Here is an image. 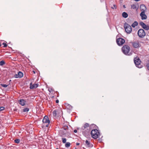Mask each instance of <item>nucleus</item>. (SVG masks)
Wrapping results in <instances>:
<instances>
[{"mask_svg":"<svg viewBox=\"0 0 149 149\" xmlns=\"http://www.w3.org/2000/svg\"><path fill=\"white\" fill-rule=\"evenodd\" d=\"M141 18L142 20L146 19L147 18V16L145 14V12H141L140 14Z\"/></svg>","mask_w":149,"mask_h":149,"instance_id":"10","label":"nucleus"},{"mask_svg":"<svg viewBox=\"0 0 149 149\" xmlns=\"http://www.w3.org/2000/svg\"><path fill=\"white\" fill-rule=\"evenodd\" d=\"M122 16L123 17L126 18L128 17V15L126 12H124L122 13Z\"/></svg>","mask_w":149,"mask_h":149,"instance_id":"18","label":"nucleus"},{"mask_svg":"<svg viewBox=\"0 0 149 149\" xmlns=\"http://www.w3.org/2000/svg\"><path fill=\"white\" fill-rule=\"evenodd\" d=\"M116 42L118 45H120L124 43L125 40L121 38H119L117 39Z\"/></svg>","mask_w":149,"mask_h":149,"instance_id":"7","label":"nucleus"},{"mask_svg":"<svg viewBox=\"0 0 149 149\" xmlns=\"http://www.w3.org/2000/svg\"><path fill=\"white\" fill-rule=\"evenodd\" d=\"M111 8L113 9H116L117 8V6L116 5H114L113 7H111Z\"/></svg>","mask_w":149,"mask_h":149,"instance_id":"25","label":"nucleus"},{"mask_svg":"<svg viewBox=\"0 0 149 149\" xmlns=\"http://www.w3.org/2000/svg\"><path fill=\"white\" fill-rule=\"evenodd\" d=\"M19 104L22 106H24L25 104V100L23 99L19 100Z\"/></svg>","mask_w":149,"mask_h":149,"instance_id":"16","label":"nucleus"},{"mask_svg":"<svg viewBox=\"0 0 149 149\" xmlns=\"http://www.w3.org/2000/svg\"><path fill=\"white\" fill-rule=\"evenodd\" d=\"M70 144L69 142H67L65 144V146L66 147H68L70 146Z\"/></svg>","mask_w":149,"mask_h":149,"instance_id":"21","label":"nucleus"},{"mask_svg":"<svg viewBox=\"0 0 149 149\" xmlns=\"http://www.w3.org/2000/svg\"><path fill=\"white\" fill-rule=\"evenodd\" d=\"M89 124L88 123H86L82 127L81 129L83 130H88V128L89 127Z\"/></svg>","mask_w":149,"mask_h":149,"instance_id":"11","label":"nucleus"},{"mask_svg":"<svg viewBox=\"0 0 149 149\" xmlns=\"http://www.w3.org/2000/svg\"><path fill=\"white\" fill-rule=\"evenodd\" d=\"M134 61L136 66L137 67L139 68H141L142 67V65L141 64V61L139 58H135Z\"/></svg>","mask_w":149,"mask_h":149,"instance_id":"3","label":"nucleus"},{"mask_svg":"<svg viewBox=\"0 0 149 149\" xmlns=\"http://www.w3.org/2000/svg\"><path fill=\"white\" fill-rule=\"evenodd\" d=\"M122 51L123 53L125 55H128L129 52L130 51V48L128 45H125L122 47Z\"/></svg>","mask_w":149,"mask_h":149,"instance_id":"2","label":"nucleus"},{"mask_svg":"<svg viewBox=\"0 0 149 149\" xmlns=\"http://www.w3.org/2000/svg\"><path fill=\"white\" fill-rule=\"evenodd\" d=\"M15 143H19L20 142V140L19 139H16L14 141Z\"/></svg>","mask_w":149,"mask_h":149,"instance_id":"24","label":"nucleus"},{"mask_svg":"<svg viewBox=\"0 0 149 149\" xmlns=\"http://www.w3.org/2000/svg\"><path fill=\"white\" fill-rule=\"evenodd\" d=\"M1 85L2 86L4 87H6L8 86V85H6V84H1Z\"/></svg>","mask_w":149,"mask_h":149,"instance_id":"29","label":"nucleus"},{"mask_svg":"<svg viewBox=\"0 0 149 149\" xmlns=\"http://www.w3.org/2000/svg\"><path fill=\"white\" fill-rule=\"evenodd\" d=\"M23 74L21 72H18V74H16L15 75V78H21L23 77Z\"/></svg>","mask_w":149,"mask_h":149,"instance_id":"12","label":"nucleus"},{"mask_svg":"<svg viewBox=\"0 0 149 149\" xmlns=\"http://www.w3.org/2000/svg\"><path fill=\"white\" fill-rule=\"evenodd\" d=\"M138 35L139 37L143 38L145 36L146 33L143 29H140L138 31Z\"/></svg>","mask_w":149,"mask_h":149,"instance_id":"4","label":"nucleus"},{"mask_svg":"<svg viewBox=\"0 0 149 149\" xmlns=\"http://www.w3.org/2000/svg\"><path fill=\"white\" fill-rule=\"evenodd\" d=\"M59 102V101L58 100H56V103H58Z\"/></svg>","mask_w":149,"mask_h":149,"instance_id":"33","label":"nucleus"},{"mask_svg":"<svg viewBox=\"0 0 149 149\" xmlns=\"http://www.w3.org/2000/svg\"><path fill=\"white\" fill-rule=\"evenodd\" d=\"M140 24L142 26V27L146 29V30H148L149 29V26L148 25H146L143 22H141Z\"/></svg>","mask_w":149,"mask_h":149,"instance_id":"9","label":"nucleus"},{"mask_svg":"<svg viewBox=\"0 0 149 149\" xmlns=\"http://www.w3.org/2000/svg\"><path fill=\"white\" fill-rule=\"evenodd\" d=\"M140 9L142 12H145L146 10V7L144 5H141L140 6Z\"/></svg>","mask_w":149,"mask_h":149,"instance_id":"14","label":"nucleus"},{"mask_svg":"<svg viewBox=\"0 0 149 149\" xmlns=\"http://www.w3.org/2000/svg\"><path fill=\"white\" fill-rule=\"evenodd\" d=\"M29 109L27 108H25L23 110V111L24 112H26L28 111H29Z\"/></svg>","mask_w":149,"mask_h":149,"instance_id":"22","label":"nucleus"},{"mask_svg":"<svg viewBox=\"0 0 149 149\" xmlns=\"http://www.w3.org/2000/svg\"><path fill=\"white\" fill-rule=\"evenodd\" d=\"M62 139V141L63 143H66V139L64 138H63Z\"/></svg>","mask_w":149,"mask_h":149,"instance_id":"26","label":"nucleus"},{"mask_svg":"<svg viewBox=\"0 0 149 149\" xmlns=\"http://www.w3.org/2000/svg\"><path fill=\"white\" fill-rule=\"evenodd\" d=\"M147 66L148 69L149 70V63L147 64Z\"/></svg>","mask_w":149,"mask_h":149,"instance_id":"31","label":"nucleus"},{"mask_svg":"<svg viewBox=\"0 0 149 149\" xmlns=\"http://www.w3.org/2000/svg\"><path fill=\"white\" fill-rule=\"evenodd\" d=\"M38 84H32L31 83L30 84V88L31 89H34L36 88L38 86Z\"/></svg>","mask_w":149,"mask_h":149,"instance_id":"13","label":"nucleus"},{"mask_svg":"<svg viewBox=\"0 0 149 149\" xmlns=\"http://www.w3.org/2000/svg\"><path fill=\"white\" fill-rule=\"evenodd\" d=\"M131 8L137 10L139 8V6L137 4H132L131 5Z\"/></svg>","mask_w":149,"mask_h":149,"instance_id":"15","label":"nucleus"},{"mask_svg":"<svg viewBox=\"0 0 149 149\" xmlns=\"http://www.w3.org/2000/svg\"><path fill=\"white\" fill-rule=\"evenodd\" d=\"M5 64L4 61H2L0 62V65L1 66Z\"/></svg>","mask_w":149,"mask_h":149,"instance_id":"20","label":"nucleus"},{"mask_svg":"<svg viewBox=\"0 0 149 149\" xmlns=\"http://www.w3.org/2000/svg\"><path fill=\"white\" fill-rule=\"evenodd\" d=\"M74 133H77V130H75L74 131Z\"/></svg>","mask_w":149,"mask_h":149,"instance_id":"32","label":"nucleus"},{"mask_svg":"<svg viewBox=\"0 0 149 149\" xmlns=\"http://www.w3.org/2000/svg\"><path fill=\"white\" fill-rule=\"evenodd\" d=\"M42 122L44 124H45V126L47 127H48V125L50 122V121L49 120L47 116H45L43 119Z\"/></svg>","mask_w":149,"mask_h":149,"instance_id":"6","label":"nucleus"},{"mask_svg":"<svg viewBox=\"0 0 149 149\" xmlns=\"http://www.w3.org/2000/svg\"><path fill=\"white\" fill-rule=\"evenodd\" d=\"M92 137L95 139L99 137L100 135V133L97 130L94 129L91 132Z\"/></svg>","mask_w":149,"mask_h":149,"instance_id":"1","label":"nucleus"},{"mask_svg":"<svg viewBox=\"0 0 149 149\" xmlns=\"http://www.w3.org/2000/svg\"><path fill=\"white\" fill-rule=\"evenodd\" d=\"M57 115L56 111V110H54L53 112V116H55Z\"/></svg>","mask_w":149,"mask_h":149,"instance_id":"23","label":"nucleus"},{"mask_svg":"<svg viewBox=\"0 0 149 149\" xmlns=\"http://www.w3.org/2000/svg\"><path fill=\"white\" fill-rule=\"evenodd\" d=\"M138 24V22H137L135 21V22H134L132 24V26L133 27H134L136 26H137Z\"/></svg>","mask_w":149,"mask_h":149,"instance_id":"19","label":"nucleus"},{"mask_svg":"<svg viewBox=\"0 0 149 149\" xmlns=\"http://www.w3.org/2000/svg\"><path fill=\"white\" fill-rule=\"evenodd\" d=\"M86 144L87 146L90 148H91L93 145L92 144H91L88 141L86 140Z\"/></svg>","mask_w":149,"mask_h":149,"instance_id":"17","label":"nucleus"},{"mask_svg":"<svg viewBox=\"0 0 149 149\" xmlns=\"http://www.w3.org/2000/svg\"><path fill=\"white\" fill-rule=\"evenodd\" d=\"M4 109V107H0V111H3Z\"/></svg>","mask_w":149,"mask_h":149,"instance_id":"28","label":"nucleus"},{"mask_svg":"<svg viewBox=\"0 0 149 149\" xmlns=\"http://www.w3.org/2000/svg\"><path fill=\"white\" fill-rule=\"evenodd\" d=\"M3 44L4 45V47H6L7 46V45L5 42H3Z\"/></svg>","mask_w":149,"mask_h":149,"instance_id":"30","label":"nucleus"},{"mask_svg":"<svg viewBox=\"0 0 149 149\" xmlns=\"http://www.w3.org/2000/svg\"><path fill=\"white\" fill-rule=\"evenodd\" d=\"M68 128V127L67 126H65L63 127V129L65 130H66Z\"/></svg>","mask_w":149,"mask_h":149,"instance_id":"27","label":"nucleus"},{"mask_svg":"<svg viewBox=\"0 0 149 149\" xmlns=\"http://www.w3.org/2000/svg\"><path fill=\"white\" fill-rule=\"evenodd\" d=\"M133 46L135 48H138L141 47V45L139 42L135 41L133 43Z\"/></svg>","mask_w":149,"mask_h":149,"instance_id":"8","label":"nucleus"},{"mask_svg":"<svg viewBox=\"0 0 149 149\" xmlns=\"http://www.w3.org/2000/svg\"><path fill=\"white\" fill-rule=\"evenodd\" d=\"M124 28L126 32L127 33H130L132 31L131 26L127 23H125L124 25Z\"/></svg>","mask_w":149,"mask_h":149,"instance_id":"5","label":"nucleus"},{"mask_svg":"<svg viewBox=\"0 0 149 149\" xmlns=\"http://www.w3.org/2000/svg\"><path fill=\"white\" fill-rule=\"evenodd\" d=\"M79 143H76V145H79Z\"/></svg>","mask_w":149,"mask_h":149,"instance_id":"34","label":"nucleus"}]
</instances>
